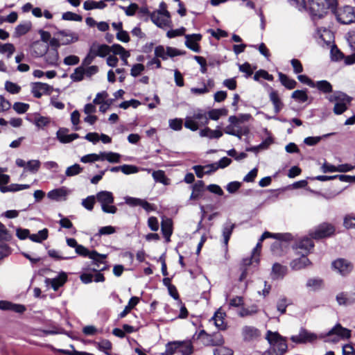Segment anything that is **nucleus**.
<instances>
[{"label":"nucleus","mask_w":355,"mask_h":355,"mask_svg":"<svg viewBox=\"0 0 355 355\" xmlns=\"http://www.w3.org/2000/svg\"><path fill=\"white\" fill-rule=\"evenodd\" d=\"M337 0H309V8L313 18H321L328 9L335 11Z\"/></svg>","instance_id":"nucleus-1"},{"label":"nucleus","mask_w":355,"mask_h":355,"mask_svg":"<svg viewBox=\"0 0 355 355\" xmlns=\"http://www.w3.org/2000/svg\"><path fill=\"white\" fill-rule=\"evenodd\" d=\"M326 98L330 103H334L333 111L337 115L345 112L352 100V97L340 91H336Z\"/></svg>","instance_id":"nucleus-2"},{"label":"nucleus","mask_w":355,"mask_h":355,"mask_svg":"<svg viewBox=\"0 0 355 355\" xmlns=\"http://www.w3.org/2000/svg\"><path fill=\"white\" fill-rule=\"evenodd\" d=\"M209 123L207 113L202 110H197L194 112L193 116H187L185 119V128L192 130H197L199 127L205 126Z\"/></svg>","instance_id":"nucleus-3"},{"label":"nucleus","mask_w":355,"mask_h":355,"mask_svg":"<svg viewBox=\"0 0 355 355\" xmlns=\"http://www.w3.org/2000/svg\"><path fill=\"white\" fill-rule=\"evenodd\" d=\"M193 352V345L191 341H176L168 343L166 347V355H191Z\"/></svg>","instance_id":"nucleus-4"},{"label":"nucleus","mask_w":355,"mask_h":355,"mask_svg":"<svg viewBox=\"0 0 355 355\" xmlns=\"http://www.w3.org/2000/svg\"><path fill=\"white\" fill-rule=\"evenodd\" d=\"M96 198L101 204L103 212L108 214H115L116 212L117 208L112 205L114 196L112 192L107 191L98 192Z\"/></svg>","instance_id":"nucleus-5"},{"label":"nucleus","mask_w":355,"mask_h":355,"mask_svg":"<svg viewBox=\"0 0 355 355\" xmlns=\"http://www.w3.org/2000/svg\"><path fill=\"white\" fill-rule=\"evenodd\" d=\"M266 339L270 343V347H272L279 355H282L286 352L288 347L286 340L277 332L268 331Z\"/></svg>","instance_id":"nucleus-6"},{"label":"nucleus","mask_w":355,"mask_h":355,"mask_svg":"<svg viewBox=\"0 0 355 355\" xmlns=\"http://www.w3.org/2000/svg\"><path fill=\"white\" fill-rule=\"evenodd\" d=\"M197 338L200 340L201 343L206 346L220 345L224 342L220 334L216 333L211 335L207 334L205 330H201L198 333Z\"/></svg>","instance_id":"nucleus-7"},{"label":"nucleus","mask_w":355,"mask_h":355,"mask_svg":"<svg viewBox=\"0 0 355 355\" xmlns=\"http://www.w3.org/2000/svg\"><path fill=\"white\" fill-rule=\"evenodd\" d=\"M338 21L343 24H349L355 20L354 8L350 6H345L336 12Z\"/></svg>","instance_id":"nucleus-8"},{"label":"nucleus","mask_w":355,"mask_h":355,"mask_svg":"<svg viewBox=\"0 0 355 355\" xmlns=\"http://www.w3.org/2000/svg\"><path fill=\"white\" fill-rule=\"evenodd\" d=\"M335 232L334 227L329 223H322L310 232V236L314 239H320L330 236Z\"/></svg>","instance_id":"nucleus-9"},{"label":"nucleus","mask_w":355,"mask_h":355,"mask_svg":"<svg viewBox=\"0 0 355 355\" xmlns=\"http://www.w3.org/2000/svg\"><path fill=\"white\" fill-rule=\"evenodd\" d=\"M323 336H318L317 334L310 332L305 329H301L297 335L292 336L291 340L295 343H313L317 339L323 338Z\"/></svg>","instance_id":"nucleus-10"},{"label":"nucleus","mask_w":355,"mask_h":355,"mask_svg":"<svg viewBox=\"0 0 355 355\" xmlns=\"http://www.w3.org/2000/svg\"><path fill=\"white\" fill-rule=\"evenodd\" d=\"M151 21L159 28L166 29L172 27L171 16H166L162 12H153L150 14Z\"/></svg>","instance_id":"nucleus-11"},{"label":"nucleus","mask_w":355,"mask_h":355,"mask_svg":"<svg viewBox=\"0 0 355 355\" xmlns=\"http://www.w3.org/2000/svg\"><path fill=\"white\" fill-rule=\"evenodd\" d=\"M336 336L337 338L332 339L333 342H337L340 338L347 339L351 336V331L343 327L340 324H336L327 334L326 336Z\"/></svg>","instance_id":"nucleus-12"},{"label":"nucleus","mask_w":355,"mask_h":355,"mask_svg":"<svg viewBox=\"0 0 355 355\" xmlns=\"http://www.w3.org/2000/svg\"><path fill=\"white\" fill-rule=\"evenodd\" d=\"M75 250L76 252L79 255L88 257L96 262L103 263V259L106 257L105 254H101L95 250L89 251L85 247L79 244Z\"/></svg>","instance_id":"nucleus-13"},{"label":"nucleus","mask_w":355,"mask_h":355,"mask_svg":"<svg viewBox=\"0 0 355 355\" xmlns=\"http://www.w3.org/2000/svg\"><path fill=\"white\" fill-rule=\"evenodd\" d=\"M241 335L244 341L250 342L258 339L261 332L255 327L245 325L241 329Z\"/></svg>","instance_id":"nucleus-14"},{"label":"nucleus","mask_w":355,"mask_h":355,"mask_svg":"<svg viewBox=\"0 0 355 355\" xmlns=\"http://www.w3.org/2000/svg\"><path fill=\"white\" fill-rule=\"evenodd\" d=\"M53 87L46 83H35L32 85L31 93L35 98H40L44 94H50Z\"/></svg>","instance_id":"nucleus-15"},{"label":"nucleus","mask_w":355,"mask_h":355,"mask_svg":"<svg viewBox=\"0 0 355 355\" xmlns=\"http://www.w3.org/2000/svg\"><path fill=\"white\" fill-rule=\"evenodd\" d=\"M55 35V36L60 37L62 45H68L76 42L79 40V37L77 33L69 31H59Z\"/></svg>","instance_id":"nucleus-16"},{"label":"nucleus","mask_w":355,"mask_h":355,"mask_svg":"<svg viewBox=\"0 0 355 355\" xmlns=\"http://www.w3.org/2000/svg\"><path fill=\"white\" fill-rule=\"evenodd\" d=\"M336 300L340 306H350L355 303V291L339 293Z\"/></svg>","instance_id":"nucleus-17"},{"label":"nucleus","mask_w":355,"mask_h":355,"mask_svg":"<svg viewBox=\"0 0 355 355\" xmlns=\"http://www.w3.org/2000/svg\"><path fill=\"white\" fill-rule=\"evenodd\" d=\"M333 268L340 275H346L352 270V265L345 259H338L332 263Z\"/></svg>","instance_id":"nucleus-18"},{"label":"nucleus","mask_w":355,"mask_h":355,"mask_svg":"<svg viewBox=\"0 0 355 355\" xmlns=\"http://www.w3.org/2000/svg\"><path fill=\"white\" fill-rule=\"evenodd\" d=\"M185 39V45L187 48L194 52H200V48L198 42L202 39L200 34L186 35Z\"/></svg>","instance_id":"nucleus-19"},{"label":"nucleus","mask_w":355,"mask_h":355,"mask_svg":"<svg viewBox=\"0 0 355 355\" xmlns=\"http://www.w3.org/2000/svg\"><path fill=\"white\" fill-rule=\"evenodd\" d=\"M67 281V273L64 272H62L55 278H46L45 279V284L46 285H51L54 291H58V288L62 286Z\"/></svg>","instance_id":"nucleus-20"},{"label":"nucleus","mask_w":355,"mask_h":355,"mask_svg":"<svg viewBox=\"0 0 355 355\" xmlns=\"http://www.w3.org/2000/svg\"><path fill=\"white\" fill-rule=\"evenodd\" d=\"M0 309L3 311H12L18 313H23L26 310V308L23 304H15L6 300H1Z\"/></svg>","instance_id":"nucleus-21"},{"label":"nucleus","mask_w":355,"mask_h":355,"mask_svg":"<svg viewBox=\"0 0 355 355\" xmlns=\"http://www.w3.org/2000/svg\"><path fill=\"white\" fill-rule=\"evenodd\" d=\"M69 130L67 128H60L57 132V138L62 144L70 143L78 139L79 135L76 133L68 134Z\"/></svg>","instance_id":"nucleus-22"},{"label":"nucleus","mask_w":355,"mask_h":355,"mask_svg":"<svg viewBox=\"0 0 355 355\" xmlns=\"http://www.w3.org/2000/svg\"><path fill=\"white\" fill-rule=\"evenodd\" d=\"M31 50L36 57H42L47 53L49 45L40 40H37L31 44Z\"/></svg>","instance_id":"nucleus-23"},{"label":"nucleus","mask_w":355,"mask_h":355,"mask_svg":"<svg viewBox=\"0 0 355 355\" xmlns=\"http://www.w3.org/2000/svg\"><path fill=\"white\" fill-rule=\"evenodd\" d=\"M269 98L274 106V110L276 114L279 113L284 107V103L279 96L277 91L270 88Z\"/></svg>","instance_id":"nucleus-24"},{"label":"nucleus","mask_w":355,"mask_h":355,"mask_svg":"<svg viewBox=\"0 0 355 355\" xmlns=\"http://www.w3.org/2000/svg\"><path fill=\"white\" fill-rule=\"evenodd\" d=\"M161 229L166 241L168 242L170 241V236L173 233V223L171 219L168 218H163L161 223Z\"/></svg>","instance_id":"nucleus-25"},{"label":"nucleus","mask_w":355,"mask_h":355,"mask_svg":"<svg viewBox=\"0 0 355 355\" xmlns=\"http://www.w3.org/2000/svg\"><path fill=\"white\" fill-rule=\"evenodd\" d=\"M91 49L93 51L96 56H99L101 58H104L110 55L111 52L110 46L106 44H94L91 46Z\"/></svg>","instance_id":"nucleus-26"},{"label":"nucleus","mask_w":355,"mask_h":355,"mask_svg":"<svg viewBox=\"0 0 355 355\" xmlns=\"http://www.w3.org/2000/svg\"><path fill=\"white\" fill-rule=\"evenodd\" d=\"M287 273V267L278 263L273 264L271 277L273 279H282Z\"/></svg>","instance_id":"nucleus-27"},{"label":"nucleus","mask_w":355,"mask_h":355,"mask_svg":"<svg viewBox=\"0 0 355 355\" xmlns=\"http://www.w3.org/2000/svg\"><path fill=\"white\" fill-rule=\"evenodd\" d=\"M310 264L311 261L309 259L306 257V256L302 254L301 257L293 260L291 262L290 266L292 269L298 270L309 266Z\"/></svg>","instance_id":"nucleus-28"},{"label":"nucleus","mask_w":355,"mask_h":355,"mask_svg":"<svg viewBox=\"0 0 355 355\" xmlns=\"http://www.w3.org/2000/svg\"><path fill=\"white\" fill-rule=\"evenodd\" d=\"M314 244L313 241L307 237L303 238L301 239L297 244V249L301 250L302 251L300 253L304 254V253L307 254L310 252V250L313 248Z\"/></svg>","instance_id":"nucleus-29"},{"label":"nucleus","mask_w":355,"mask_h":355,"mask_svg":"<svg viewBox=\"0 0 355 355\" xmlns=\"http://www.w3.org/2000/svg\"><path fill=\"white\" fill-rule=\"evenodd\" d=\"M225 313L218 309L212 317L211 320L214 321L215 326L220 330H224L226 328L225 323Z\"/></svg>","instance_id":"nucleus-30"},{"label":"nucleus","mask_w":355,"mask_h":355,"mask_svg":"<svg viewBox=\"0 0 355 355\" xmlns=\"http://www.w3.org/2000/svg\"><path fill=\"white\" fill-rule=\"evenodd\" d=\"M204 186L205 184L203 181L199 180L196 182L192 186V193L190 196V200H198L200 198L202 195V192L204 191Z\"/></svg>","instance_id":"nucleus-31"},{"label":"nucleus","mask_w":355,"mask_h":355,"mask_svg":"<svg viewBox=\"0 0 355 355\" xmlns=\"http://www.w3.org/2000/svg\"><path fill=\"white\" fill-rule=\"evenodd\" d=\"M235 227V224L231 223L230 221L226 222L223 227V243L225 246L227 248L230 236L232 234L233 230Z\"/></svg>","instance_id":"nucleus-32"},{"label":"nucleus","mask_w":355,"mask_h":355,"mask_svg":"<svg viewBox=\"0 0 355 355\" xmlns=\"http://www.w3.org/2000/svg\"><path fill=\"white\" fill-rule=\"evenodd\" d=\"M32 27L31 21H24L17 25L15 28L14 36L16 37H21L26 34Z\"/></svg>","instance_id":"nucleus-33"},{"label":"nucleus","mask_w":355,"mask_h":355,"mask_svg":"<svg viewBox=\"0 0 355 355\" xmlns=\"http://www.w3.org/2000/svg\"><path fill=\"white\" fill-rule=\"evenodd\" d=\"M313 88H317L320 92L324 94H330L333 92L331 84L327 80H319L314 83Z\"/></svg>","instance_id":"nucleus-34"},{"label":"nucleus","mask_w":355,"mask_h":355,"mask_svg":"<svg viewBox=\"0 0 355 355\" xmlns=\"http://www.w3.org/2000/svg\"><path fill=\"white\" fill-rule=\"evenodd\" d=\"M107 6L104 1H95L93 0H87L83 3V8L86 10L93 9H103Z\"/></svg>","instance_id":"nucleus-35"},{"label":"nucleus","mask_w":355,"mask_h":355,"mask_svg":"<svg viewBox=\"0 0 355 355\" xmlns=\"http://www.w3.org/2000/svg\"><path fill=\"white\" fill-rule=\"evenodd\" d=\"M278 76L279 81L286 88L292 89L296 87L297 82L294 79L290 78L282 72H279Z\"/></svg>","instance_id":"nucleus-36"},{"label":"nucleus","mask_w":355,"mask_h":355,"mask_svg":"<svg viewBox=\"0 0 355 355\" xmlns=\"http://www.w3.org/2000/svg\"><path fill=\"white\" fill-rule=\"evenodd\" d=\"M46 62L51 66H58L59 60V53L57 50H50L47 51L45 56Z\"/></svg>","instance_id":"nucleus-37"},{"label":"nucleus","mask_w":355,"mask_h":355,"mask_svg":"<svg viewBox=\"0 0 355 355\" xmlns=\"http://www.w3.org/2000/svg\"><path fill=\"white\" fill-rule=\"evenodd\" d=\"M200 135L209 139H218L223 135V132L218 130H211L209 128H205L200 131Z\"/></svg>","instance_id":"nucleus-38"},{"label":"nucleus","mask_w":355,"mask_h":355,"mask_svg":"<svg viewBox=\"0 0 355 355\" xmlns=\"http://www.w3.org/2000/svg\"><path fill=\"white\" fill-rule=\"evenodd\" d=\"M67 194V192L66 189H64V188H59L50 191L47 193V196L51 200L58 201L62 198L65 197Z\"/></svg>","instance_id":"nucleus-39"},{"label":"nucleus","mask_w":355,"mask_h":355,"mask_svg":"<svg viewBox=\"0 0 355 355\" xmlns=\"http://www.w3.org/2000/svg\"><path fill=\"white\" fill-rule=\"evenodd\" d=\"M139 298L138 297H132L128 305L125 306L123 311L119 315V318H123L127 315L128 313L139 303Z\"/></svg>","instance_id":"nucleus-40"},{"label":"nucleus","mask_w":355,"mask_h":355,"mask_svg":"<svg viewBox=\"0 0 355 355\" xmlns=\"http://www.w3.org/2000/svg\"><path fill=\"white\" fill-rule=\"evenodd\" d=\"M49 231L44 228L40 230L37 234H33L29 236V239L36 243H42L48 238Z\"/></svg>","instance_id":"nucleus-41"},{"label":"nucleus","mask_w":355,"mask_h":355,"mask_svg":"<svg viewBox=\"0 0 355 355\" xmlns=\"http://www.w3.org/2000/svg\"><path fill=\"white\" fill-rule=\"evenodd\" d=\"M95 346L107 355H111L109 352L112 349V345L108 340H102L100 342H94Z\"/></svg>","instance_id":"nucleus-42"},{"label":"nucleus","mask_w":355,"mask_h":355,"mask_svg":"<svg viewBox=\"0 0 355 355\" xmlns=\"http://www.w3.org/2000/svg\"><path fill=\"white\" fill-rule=\"evenodd\" d=\"M209 119L214 121L218 120L221 116H225L227 114V111L225 108L222 109H213L209 112H207Z\"/></svg>","instance_id":"nucleus-43"},{"label":"nucleus","mask_w":355,"mask_h":355,"mask_svg":"<svg viewBox=\"0 0 355 355\" xmlns=\"http://www.w3.org/2000/svg\"><path fill=\"white\" fill-rule=\"evenodd\" d=\"M291 234H272L269 232H265L260 237V241H263L266 239L268 238H275L277 239L282 240H289L291 239Z\"/></svg>","instance_id":"nucleus-44"},{"label":"nucleus","mask_w":355,"mask_h":355,"mask_svg":"<svg viewBox=\"0 0 355 355\" xmlns=\"http://www.w3.org/2000/svg\"><path fill=\"white\" fill-rule=\"evenodd\" d=\"M153 179L158 182H160L164 185L169 184V179L166 178L163 171L158 170L155 171L152 174Z\"/></svg>","instance_id":"nucleus-45"},{"label":"nucleus","mask_w":355,"mask_h":355,"mask_svg":"<svg viewBox=\"0 0 355 355\" xmlns=\"http://www.w3.org/2000/svg\"><path fill=\"white\" fill-rule=\"evenodd\" d=\"M15 51V46L11 43L1 44L0 43V53H7V58H10L13 53Z\"/></svg>","instance_id":"nucleus-46"},{"label":"nucleus","mask_w":355,"mask_h":355,"mask_svg":"<svg viewBox=\"0 0 355 355\" xmlns=\"http://www.w3.org/2000/svg\"><path fill=\"white\" fill-rule=\"evenodd\" d=\"M334 134L335 133L332 132V133L324 135L322 137H308L304 139V142L305 144H306L308 146H314V145L317 144L318 143H319L320 141V140L322 139V138L327 137H329Z\"/></svg>","instance_id":"nucleus-47"},{"label":"nucleus","mask_w":355,"mask_h":355,"mask_svg":"<svg viewBox=\"0 0 355 355\" xmlns=\"http://www.w3.org/2000/svg\"><path fill=\"white\" fill-rule=\"evenodd\" d=\"M291 97L300 103H304L308 100V95L304 90H295Z\"/></svg>","instance_id":"nucleus-48"},{"label":"nucleus","mask_w":355,"mask_h":355,"mask_svg":"<svg viewBox=\"0 0 355 355\" xmlns=\"http://www.w3.org/2000/svg\"><path fill=\"white\" fill-rule=\"evenodd\" d=\"M5 89L7 92L12 94H18L21 91V87L11 81H6L5 83Z\"/></svg>","instance_id":"nucleus-49"},{"label":"nucleus","mask_w":355,"mask_h":355,"mask_svg":"<svg viewBox=\"0 0 355 355\" xmlns=\"http://www.w3.org/2000/svg\"><path fill=\"white\" fill-rule=\"evenodd\" d=\"M322 286V280L319 278H311L308 279L306 286L315 291L320 288Z\"/></svg>","instance_id":"nucleus-50"},{"label":"nucleus","mask_w":355,"mask_h":355,"mask_svg":"<svg viewBox=\"0 0 355 355\" xmlns=\"http://www.w3.org/2000/svg\"><path fill=\"white\" fill-rule=\"evenodd\" d=\"M83 171V168L80 167V166L78 164H75L68 168H67L65 171V175L67 177L74 176L80 173H81Z\"/></svg>","instance_id":"nucleus-51"},{"label":"nucleus","mask_w":355,"mask_h":355,"mask_svg":"<svg viewBox=\"0 0 355 355\" xmlns=\"http://www.w3.org/2000/svg\"><path fill=\"white\" fill-rule=\"evenodd\" d=\"M260 78H263L269 81L273 80L272 75L269 74L266 71L263 69L257 71L254 76V80L256 81H259Z\"/></svg>","instance_id":"nucleus-52"},{"label":"nucleus","mask_w":355,"mask_h":355,"mask_svg":"<svg viewBox=\"0 0 355 355\" xmlns=\"http://www.w3.org/2000/svg\"><path fill=\"white\" fill-rule=\"evenodd\" d=\"M85 76L84 67H77L74 72L71 75V78L74 81H80L84 78Z\"/></svg>","instance_id":"nucleus-53"},{"label":"nucleus","mask_w":355,"mask_h":355,"mask_svg":"<svg viewBox=\"0 0 355 355\" xmlns=\"http://www.w3.org/2000/svg\"><path fill=\"white\" fill-rule=\"evenodd\" d=\"M40 167V162L39 160H31L26 163V169L31 173H36Z\"/></svg>","instance_id":"nucleus-54"},{"label":"nucleus","mask_w":355,"mask_h":355,"mask_svg":"<svg viewBox=\"0 0 355 355\" xmlns=\"http://www.w3.org/2000/svg\"><path fill=\"white\" fill-rule=\"evenodd\" d=\"M62 18L64 20L76 21H81L83 19L82 16L77 15L76 13L71 12H64L62 14Z\"/></svg>","instance_id":"nucleus-55"},{"label":"nucleus","mask_w":355,"mask_h":355,"mask_svg":"<svg viewBox=\"0 0 355 355\" xmlns=\"http://www.w3.org/2000/svg\"><path fill=\"white\" fill-rule=\"evenodd\" d=\"M119 8L124 10L125 13L128 16H132L135 14L136 11L139 9V6L137 3H132L128 7L119 6Z\"/></svg>","instance_id":"nucleus-56"},{"label":"nucleus","mask_w":355,"mask_h":355,"mask_svg":"<svg viewBox=\"0 0 355 355\" xmlns=\"http://www.w3.org/2000/svg\"><path fill=\"white\" fill-rule=\"evenodd\" d=\"M96 197L94 196H89L85 199L83 200L82 205L87 210L92 211L94 208Z\"/></svg>","instance_id":"nucleus-57"},{"label":"nucleus","mask_w":355,"mask_h":355,"mask_svg":"<svg viewBox=\"0 0 355 355\" xmlns=\"http://www.w3.org/2000/svg\"><path fill=\"white\" fill-rule=\"evenodd\" d=\"M50 123V119L49 117L39 116L35 119V124L39 128H42Z\"/></svg>","instance_id":"nucleus-58"},{"label":"nucleus","mask_w":355,"mask_h":355,"mask_svg":"<svg viewBox=\"0 0 355 355\" xmlns=\"http://www.w3.org/2000/svg\"><path fill=\"white\" fill-rule=\"evenodd\" d=\"M167 52V47L165 49L163 46H158L155 49V55L157 58H161L163 60H167L168 56Z\"/></svg>","instance_id":"nucleus-59"},{"label":"nucleus","mask_w":355,"mask_h":355,"mask_svg":"<svg viewBox=\"0 0 355 355\" xmlns=\"http://www.w3.org/2000/svg\"><path fill=\"white\" fill-rule=\"evenodd\" d=\"M145 69V67L142 64H135L132 67L130 75L133 77L139 76Z\"/></svg>","instance_id":"nucleus-60"},{"label":"nucleus","mask_w":355,"mask_h":355,"mask_svg":"<svg viewBox=\"0 0 355 355\" xmlns=\"http://www.w3.org/2000/svg\"><path fill=\"white\" fill-rule=\"evenodd\" d=\"M29 108V105L24 103L17 102L13 105V109L19 114L25 113Z\"/></svg>","instance_id":"nucleus-61"},{"label":"nucleus","mask_w":355,"mask_h":355,"mask_svg":"<svg viewBox=\"0 0 355 355\" xmlns=\"http://www.w3.org/2000/svg\"><path fill=\"white\" fill-rule=\"evenodd\" d=\"M108 96L109 95L105 91L99 92L96 94L95 98L93 100V103L96 105L104 103Z\"/></svg>","instance_id":"nucleus-62"},{"label":"nucleus","mask_w":355,"mask_h":355,"mask_svg":"<svg viewBox=\"0 0 355 355\" xmlns=\"http://www.w3.org/2000/svg\"><path fill=\"white\" fill-rule=\"evenodd\" d=\"M169 127L176 131L180 130L182 128V120L181 119H170Z\"/></svg>","instance_id":"nucleus-63"},{"label":"nucleus","mask_w":355,"mask_h":355,"mask_svg":"<svg viewBox=\"0 0 355 355\" xmlns=\"http://www.w3.org/2000/svg\"><path fill=\"white\" fill-rule=\"evenodd\" d=\"M344 225L346 228H355V216L352 214L347 215L344 218Z\"/></svg>","instance_id":"nucleus-64"}]
</instances>
